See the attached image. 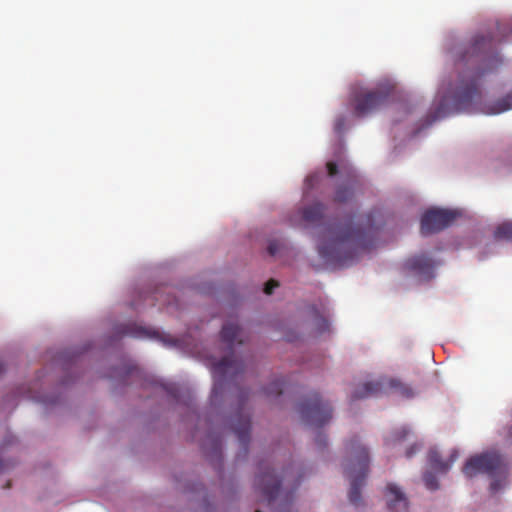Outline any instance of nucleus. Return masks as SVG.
I'll use <instances>...</instances> for the list:
<instances>
[{"instance_id": "nucleus-1", "label": "nucleus", "mask_w": 512, "mask_h": 512, "mask_svg": "<svg viewBox=\"0 0 512 512\" xmlns=\"http://www.w3.org/2000/svg\"><path fill=\"white\" fill-rule=\"evenodd\" d=\"M497 42L490 33H477L450 49L458 80L438 99L428 123H418V133L432 122L459 112L479 110L487 115H497L512 109V92L492 104H480L479 80L502 64L496 51Z\"/></svg>"}, {"instance_id": "nucleus-2", "label": "nucleus", "mask_w": 512, "mask_h": 512, "mask_svg": "<svg viewBox=\"0 0 512 512\" xmlns=\"http://www.w3.org/2000/svg\"><path fill=\"white\" fill-rule=\"evenodd\" d=\"M384 224L380 210L357 218L347 216L329 221L321 232L318 253L327 264L347 266L360 250L372 244L371 240Z\"/></svg>"}, {"instance_id": "nucleus-3", "label": "nucleus", "mask_w": 512, "mask_h": 512, "mask_svg": "<svg viewBox=\"0 0 512 512\" xmlns=\"http://www.w3.org/2000/svg\"><path fill=\"white\" fill-rule=\"evenodd\" d=\"M346 449L348 457L344 463V473L350 480L349 501L359 506L362 501L361 488L369 469V453L356 437L347 443Z\"/></svg>"}, {"instance_id": "nucleus-4", "label": "nucleus", "mask_w": 512, "mask_h": 512, "mask_svg": "<svg viewBox=\"0 0 512 512\" xmlns=\"http://www.w3.org/2000/svg\"><path fill=\"white\" fill-rule=\"evenodd\" d=\"M468 478L478 473L487 474L493 479L490 490L498 492L505 484L508 475V463L505 457L495 450L485 451L470 457L462 469Z\"/></svg>"}, {"instance_id": "nucleus-5", "label": "nucleus", "mask_w": 512, "mask_h": 512, "mask_svg": "<svg viewBox=\"0 0 512 512\" xmlns=\"http://www.w3.org/2000/svg\"><path fill=\"white\" fill-rule=\"evenodd\" d=\"M397 96V87L391 83L378 85L375 89H360L351 96L353 113L357 117H364L394 101Z\"/></svg>"}, {"instance_id": "nucleus-6", "label": "nucleus", "mask_w": 512, "mask_h": 512, "mask_svg": "<svg viewBox=\"0 0 512 512\" xmlns=\"http://www.w3.org/2000/svg\"><path fill=\"white\" fill-rule=\"evenodd\" d=\"M298 411L306 425L320 428L331 420L333 408L319 393L312 392L299 403Z\"/></svg>"}, {"instance_id": "nucleus-7", "label": "nucleus", "mask_w": 512, "mask_h": 512, "mask_svg": "<svg viewBox=\"0 0 512 512\" xmlns=\"http://www.w3.org/2000/svg\"><path fill=\"white\" fill-rule=\"evenodd\" d=\"M244 372V363L237 360L234 355L223 357L220 361L213 363L212 374L214 384L211 393V401L216 402L222 394L225 382L234 380L239 374Z\"/></svg>"}, {"instance_id": "nucleus-8", "label": "nucleus", "mask_w": 512, "mask_h": 512, "mask_svg": "<svg viewBox=\"0 0 512 512\" xmlns=\"http://www.w3.org/2000/svg\"><path fill=\"white\" fill-rule=\"evenodd\" d=\"M395 393L405 398L413 396L412 389L398 379L383 377L375 382H366L357 387L352 394V399H363L380 394Z\"/></svg>"}, {"instance_id": "nucleus-9", "label": "nucleus", "mask_w": 512, "mask_h": 512, "mask_svg": "<svg viewBox=\"0 0 512 512\" xmlns=\"http://www.w3.org/2000/svg\"><path fill=\"white\" fill-rule=\"evenodd\" d=\"M289 471L285 470L281 477L270 471L269 467L261 463L259 474L256 476L255 486L261 493L268 506H271L280 492V486L286 479Z\"/></svg>"}, {"instance_id": "nucleus-10", "label": "nucleus", "mask_w": 512, "mask_h": 512, "mask_svg": "<svg viewBox=\"0 0 512 512\" xmlns=\"http://www.w3.org/2000/svg\"><path fill=\"white\" fill-rule=\"evenodd\" d=\"M457 213L446 209H432L421 218L420 231L423 235L437 233L449 227L456 219Z\"/></svg>"}, {"instance_id": "nucleus-11", "label": "nucleus", "mask_w": 512, "mask_h": 512, "mask_svg": "<svg viewBox=\"0 0 512 512\" xmlns=\"http://www.w3.org/2000/svg\"><path fill=\"white\" fill-rule=\"evenodd\" d=\"M220 337L229 350H233L236 344H243L246 340L244 330L233 322H227L223 325Z\"/></svg>"}, {"instance_id": "nucleus-12", "label": "nucleus", "mask_w": 512, "mask_h": 512, "mask_svg": "<svg viewBox=\"0 0 512 512\" xmlns=\"http://www.w3.org/2000/svg\"><path fill=\"white\" fill-rule=\"evenodd\" d=\"M387 507L391 512L406 511L408 501L405 494L395 484H388L386 487Z\"/></svg>"}, {"instance_id": "nucleus-13", "label": "nucleus", "mask_w": 512, "mask_h": 512, "mask_svg": "<svg viewBox=\"0 0 512 512\" xmlns=\"http://www.w3.org/2000/svg\"><path fill=\"white\" fill-rule=\"evenodd\" d=\"M232 429L240 444L247 449V445L250 440V429H251V420L249 415H245L239 413L235 416L232 422Z\"/></svg>"}, {"instance_id": "nucleus-14", "label": "nucleus", "mask_w": 512, "mask_h": 512, "mask_svg": "<svg viewBox=\"0 0 512 512\" xmlns=\"http://www.w3.org/2000/svg\"><path fill=\"white\" fill-rule=\"evenodd\" d=\"M458 458V451L453 450L448 460H443L439 452L435 449H431L428 453V463L439 473H446L452 466V464Z\"/></svg>"}, {"instance_id": "nucleus-15", "label": "nucleus", "mask_w": 512, "mask_h": 512, "mask_svg": "<svg viewBox=\"0 0 512 512\" xmlns=\"http://www.w3.org/2000/svg\"><path fill=\"white\" fill-rule=\"evenodd\" d=\"M437 264L438 263L428 255L422 254L418 256V283L433 279L435 277Z\"/></svg>"}, {"instance_id": "nucleus-16", "label": "nucleus", "mask_w": 512, "mask_h": 512, "mask_svg": "<svg viewBox=\"0 0 512 512\" xmlns=\"http://www.w3.org/2000/svg\"><path fill=\"white\" fill-rule=\"evenodd\" d=\"M325 206L322 203H315L303 209V219L311 224H319L324 218Z\"/></svg>"}, {"instance_id": "nucleus-17", "label": "nucleus", "mask_w": 512, "mask_h": 512, "mask_svg": "<svg viewBox=\"0 0 512 512\" xmlns=\"http://www.w3.org/2000/svg\"><path fill=\"white\" fill-rule=\"evenodd\" d=\"M356 181L352 179L349 183L338 186L334 201L337 203H346L352 199L354 195V185Z\"/></svg>"}, {"instance_id": "nucleus-18", "label": "nucleus", "mask_w": 512, "mask_h": 512, "mask_svg": "<svg viewBox=\"0 0 512 512\" xmlns=\"http://www.w3.org/2000/svg\"><path fill=\"white\" fill-rule=\"evenodd\" d=\"M494 237L498 240L512 242V221H506L497 226Z\"/></svg>"}, {"instance_id": "nucleus-19", "label": "nucleus", "mask_w": 512, "mask_h": 512, "mask_svg": "<svg viewBox=\"0 0 512 512\" xmlns=\"http://www.w3.org/2000/svg\"><path fill=\"white\" fill-rule=\"evenodd\" d=\"M284 381L282 379H277L270 383V385L265 389V393L268 396H279L283 393Z\"/></svg>"}, {"instance_id": "nucleus-20", "label": "nucleus", "mask_w": 512, "mask_h": 512, "mask_svg": "<svg viewBox=\"0 0 512 512\" xmlns=\"http://www.w3.org/2000/svg\"><path fill=\"white\" fill-rule=\"evenodd\" d=\"M425 487L430 491H435L439 488L437 477L432 472H426L423 475Z\"/></svg>"}, {"instance_id": "nucleus-21", "label": "nucleus", "mask_w": 512, "mask_h": 512, "mask_svg": "<svg viewBox=\"0 0 512 512\" xmlns=\"http://www.w3.org/2000/svg\"><path fill=\"white\" fill-rule=\"evenodd\" d=\"M315 326L317 333H323L328 330L329 324L326 318L321 315H316Z\"/></svg>"}, {"instance_id": "nucleus-22", "label": "nucleus", "mask_w": 512, "mask_h": 512, "mask_svg": "<svg viewBox=\"0 0 512 512\" xmlns=\"http://www.w3.org/2000/svg\"><path fill=\"white\" fill-rule=\"evenodd\" d=\"M283 247H284V244L281 241L272 240V241H270L267 250L271 256H275L281 251V249Z\"/></svg>"}, {"instance_id": "nucleus-23", "label": "nucleus", "mask_w": 512, "mask_h": 512, "mask_svg": "<svg viewBox=\"0 0 512 512\" xmlns=\"http://www.w3.org/2000/svg\"><path fill=\"white\" fill-rule=\"evenodd\" d=\"M408 431L405 428H401L398 431L393 432L391 438L387 439V443H395L406 438Z\"/></svg>"}, {"instance_id": "nucleus-24", "label": "nucleus", "mask_w": 512, "mask_h": 512, "mask_svg": "<svg viewBox=\"0 0 512 512\" xmlns=\"http://www.w3.org/2000/svg\"><path fill=\"white\" fill-rule=\"evenodd\" d=\"M346 119L344 116H339L334 122V130L336 133L341 134L345 130Z\"/></svg>"}, {"instance_id": "nucleus-25", "label": "nucleus", "mask_w": 512, "mask_h": 512, "mask_svg": "<svg viewBox=\"0 0 512 512\" xmlns=\"http://www.w3.org/2000/svg\"><path fill=\"white\" fill-rule=\"evenodd\" d=\"M278 286H279L278 281L271 279V280H269V281L265 284L264 292H265L267 295H271V294L273 293L274 289H275L276 287H278Z\"/></svg>"}, {"instance_id": "nucleus-26", "label": "nucleus", "mask_w": 512, "mask_h": 512, "mask_svg": "<svg viewBox=\"0 0 512 512\" xmlns=\"http://www.w3.org/2000/svg\"><path fill=\"white\" fill-rule=\"evenodd\" d=\"M316 444L319 448H324L327 445V437L326 435L319 433L315 439Z\"/></svg>"}, {"instance_id": "nucleus-27", "label": "nucleus", "mask_w": 512, "mask_h": 512, "mask_svg": "<svg viewBox=\"0 0 512 512\" xmlns=\"http://www.w3.org/2000/svg\"><path fill=\"white\" fill-rule=\"evenodd\" d=\"M327 171H328V175L329 176H335L338 172V168H337V165L336 163L334 162H328L327 163Z\"/></svg>"}, {"instance_id": "nucleus-28", "label": "nucleus", "mask_w": 512, "mask_h": 512, "mask_svg": "<svg viewBox=\"0 0 512 512\" xmlns=\"http://www.w3.org/2000/svg\"><path fill=\"white\" fill-rule=\"evenodd\" d=\"M318 181V176L317 175H310L306 178L305 180V184H306V187L308 189L310 188H313V186L315 185V183Z\"/></svg>"}, {"instance_id": "nucleus-29", "label": "nucleus", "mask_w": 512, "mask_h": 512, "mask_svg": "<svg viewBox=\"0 0 512 512\" xmlns=\"http://www.w3.org/2000/svg\"><path fill=\"white\" fill-rule=\"evenodd\" d=\"M133 335L136 337H141V336L148 335V332L145 329L141 328L138 332H136Z\"/></svg>"}, {"instance_id": "nucleus-30", "label": "nucleus", "mask_w": 512, "mask_h": 512, "mask_svg": "<svg viewBox=\"0 0 512 512\" xmlns=\"http://www.w3.org/2000/svg\"><path fill=\"white\" fill-rule=\"evenodd\" d=\"M4 466H5L4 462L2 460H0V472L3 471Z\"/></svg>"}, {"instance_id": "nucleus-31", "label": "nucleus", "mask_w": 512, "mask_h": 512, "mask_svg": "<svg viewBox=\"0 0 512 512\" xmlns=\"http://www.w3.org/2000/svg\"><path fill=\"white\" fill-rule=\"evenodd\" d=\"M409 265H410L412 268L416 267V261L411 260V261L409 262Z\"/></svg>"}, {"instance_id": "nucleus-32", "label": "nucleus", "mask_w": 512, "mask_h": 512, "mask_svg": "<svg viewBox=\"0 0 512 512\" xmlns=\"http://www.w3.org/2000/svg\"><path fill=\"white\" fill-rule=\"evenodd\" d=\"M4 365L0 363V375L4 372Z\"/></svg>"}, {"instance_id": "nucleus-33", "label": "nucleus", "mask_w": 512, "mask_h": 512, "mask_svg": "<svg viewBox=\"0 0 512 512\" xmlns=\"http://www.w3.org/2000/svg\"><path fill=\"white\" fill-rule=\"evenodd\" d=\"M157 295H158V292L153 293V299H157L158 300V296Z\"/></svg>"}, {"instance_id": "nucleus-34", "label": "nucleus", "mask_w": 512, "mask_h": 512, "mask_svg": "<svg viewBox=\"0 0 512 512\" xmlns=\"http://www.w3.org/2000/svg\"><path fill=\"white\" fill-rule=\"evenodd\" d=\"M286 339H287V341H290V342H291V341H294V338H293V337H290V336H287V338H286Z\"/></svg>"}, {"instance_id": "nucleus-35", "label": "nucleus", "mask_w": 512, "mask_h": 512, "mask_svg": "<svg viewBox=\"0 0 512 512\" xmlns=\"http://www.w3.org/2000/svg\"><path fill=\"white\" fill-rule=\"evenodd\" d=\"M256 512H261V510L260 509H256Z\"/></svg>"}]
</instances>
